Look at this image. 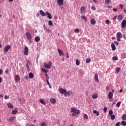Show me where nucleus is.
Masks as SVG:
<instances>
[{
    "instance_id": "obj_23",
    "label": "nucleus",
    "mask_w": 126,
    "mask_h": 126,
    "mask_svg": "<svg viewBox=\"0 0 126 126\" xmlns=\"http://www.w3.org/2000/svg\"><path fill=\"white\" fill-rule=\"evenodd\" d=\"M46 13L47 14V17L49 18V19H52V15L49 12H46Z\"/></svg>"
},
{
    "instance_id": "obj_4",
    "label": "nucleus",
    "mask_w": 126,
    "mask_h": 126,
    "mask_svg": "<svg viewBox=\"0 0 126 126\" xmlns=\"http://www.w3.org/2000/svg\"><path fill=\"white\" fill-rule=\"evenodd\" d=\"M11 48V46L8 45H6L4 48H3V52L4 53H7L8 52V50L9 49Z\"/></svg>"
},
{
    "instance_id": "obj_3",
    "label": "nucleus",
    "mask_w": 126,
    "mask_h": 126,
    "mask_svg": "<svg viewBox=\"0 0 126 126\" xmlns=\"http://www.w3.org/2000/svg\"><path fill=\"white\" fill-rule=\"evenodd\" d=\"M44 66L45 68H47L48 69H51L52 67V62H49L48 64L47 63H44Z\"/></svg>"
},
{
    "instance_id": "obj_53",
    "label": "nucleus",
    "mask_w": 126,
    "mask_h": 126,
    "mask_svg": "<svg viewBox=\"0 0 126 126\" xmlns=\"http://www.w3.org/2000/svg\"><path fill=\"white\" fill-rule=\"evenodd\" d=\"M43 27H44V30L46 31L48 29H47V27H46V26L45 25H43Z\"/></svg>"
},
{
    "instance_id": "obj_31",
    "label": "nucleus",
    "mask_w": 126,
    "mask_h": 126,
    "mask_svg": "<svg viewBox=\"0 0 126 126\" xmlns=\"http://www.w3.org/2000/svg\"><path fill=\"white\" fill-rule=\"evenodd\" d=\"M105 3L106 4H110L111 3V0H105Z\"/></svg>"
},
{
    "instance_id": "obj_2",
    "label": "nucleus",
    "mask_w": 126,
    "mask_h": 126,
    "mask_svg": "<svg viewBox=\"0 0 126 126\" xmlns=\"http://www.w3.org/2000/svg\"><path fill=\"white\" fill-rule=\"evenodd\" d=\"M26 35L27 39L29 41L30 44H31V43H32V36H31V34L29 32H26Z\"/></svg>"
},
{
    "instance_id": "obj_52",
    "label": "nucleus",
    "mask_w": 126,
    "mask_h": 126,
    "mask_svg": "<svg viewBox=\"0 0 126 126\" xmlns=\"http://www.w3.org/2000/svg\"><path fill=\"white\" fill-rule=\"evenodd\" d=\"M3 73V71L1 69H0V75H1Z\"/></svg>"
},
{
    "instance_id": "obj_29",
    "label": "nucleus",
    "mask_w": 126,
    "mask_h": 126,
    "mask_svg": "<svg viewBox=\"0 0 126 126\" xmlns=\"http://www.w3.org/2000/svg\"><path fill=\"white\" fill-rule=\"evenodd\" d=\"M81 18H82V19H84V20H85V22H87V17H86V16H82Z\"/></svg>"
},
{
    "instance_id": "obj_47",
    "label": "nucleus",
    "mask_w": 126,
    "mask_h": 126,
    "mask_svg": "<svg viewBox=\"0 0 126 126\" xmlns=\"http://www.w3.org/2000/svg\"><path fill=\"white\" fill-rule=\"evenodd\" d=\"M74 32H75V33H79V29H77L75 30Z\"/></svg>"
},
{
    "instance_id": "obj_48",
    "label": "nucleus",
    "mask_w": 126,
    "mask_h": 126,
    "mask_svg": "<svg viewBox=\"0 0 126 126\" xmlns=\"http://www.w3.org/2000/svg\"><path fill=\"white\" fill-rule=\"evenodd\" d=\"M107 107H104V108H103V111L104 112V113H106L107 112Z\"/></svg>"
},
{
    "instance_id": "obj_50",
    "label": "nucleus",
    "mask_w": 126,
    "mask_h": 126,
    "mask_svg": "<svg viewBox=\"0 0 126 126\" xmlns=\"http://www.w3.org/2000/svg\"><path fill=\"white\" fill-rule=\"evenodd\" d=\"M114 43L116 45V46H119V42L118 41H114Z\"/></svg>"
},
{
    "instance_id": "obj_43",
    "label": "nucleus",
    "mask_w": 126,
    "mask_h": 126,
    "mask_svg": "<svg viewBox=\"0 0 126 126\" xmlns=\"http://www.w3.org/2000/svg\"><path fill=\"white\" fill-rule=\"evenodd\" d=\"M90 62H91V59H90V58L87 59V60H86L87 63H90Z\"/></svg>"
},
{
    "instance_id": "obj_27",
    "label": "nucleus",
    "mask_w": 126,
    "mask_h": 126,
    "mask_svg": "<svg viewBox=\"0 0 126 126\" xmlns=\"http://www.w3.org/2000/svg\"><path fill=\"white\" fill-rule=\"evenodd\" d=\"M29 76L30 78H31V79H32V78H34V74H33V73H32L31 72H30L29 74Z\"/></svg>"
},
{
    "instance_id": "obj_17",
    "label": "nucleus",
    "mask_w": 126,
    "mask_h": 126,
    "mask_svg": "<svg viewBox=\"0 0 126 126\" xmlns=\"http://www.w3.org/2000/svg\"><path fill=\"white\" fill-rule=\"evenodd\" d=\"M7 106L8 108H9L10 109H13L14 108L13 105L11 104V103H8Z\"/></svg>"
},
{
    "instance_id": "obj_28",
    "label": "nucleus",
    "mask_w": 126,
    "mask_h": 126,
    "mask_svg": "<svg viewBox=\"0 0 126 126\" xmlns=\"http://www.w3.org/2000/svg\"><path fill=\"white\" fill-rule=\"evenodd\" d=\"M39 102L43 105H46V102H45L43 99H40Z\"/></svg>"
},
{
    "instance_id": "obj_63",
    "label": "nucleus",
    "mask_w": 126,
    "mask_h": 126,
    "mask_svg": "<svg viewBox=\"0 0 126 126\" xmlns=\"http://www.w3.org/2000/svg\"><path fill=\"white\" fill-rule=\"evenodd\" d=\"M108 8H112V5H108Z\"/></svg>"
},
{
    "instance_id": "obj_13",
    "label": "nucleus",
    "mask_w": 126,
    "mask_h": 126,
    "mask_svg": "<svg viewBox=\"0 0 126 126\" xmlns=\"http://www.w3.org/2000/svg\"><path fill=\"white\" fill-rule=\"evenodd\" d=\"M91 24L92 25H95L96 24V21H95V19L93 18L91 20Z\"/></svg>"
},
{
    "instance_id": "obj_20",
    "label": "nucleus",
    "mask_w": 126,
    "mask_h": 126,
    "mask_svg": "<svg viewBox=\"0 0 126 126\" xmlns=\"http://www.w3.org/2000/svg\"><path fill=\"white\" fill-rule=\"evenodd\" d=\"M124 19V15H119L118 17V20H123Z\"/></svg>"
},
{
    "instance_id": "obj_24",
    "label": "nucleus",
    "mask_w": 126,
    "mask_h": 126,
    "mask_svg": "<svg viewBox=\"0 0 126 126\" xmlns=\"http://www.w3.org/2000/svg\"><path fill=\"white\" fill-rule=\"evenodd\" d=\"M34 41L35 42H36L37 43H38V42L40 41V37L39 36H36L34 38Z\"/></svg>"
},
{
    "instance_id": "obj_32",
    "label": "nucleus",
    "mask_w": 126,
    "mask_h": 126,
    "mask_svg": "<svg viewBox=\"0 0 126 126\" xmlns=\"http://www.w3.org/2000/svg\"><path fill=\"white\" fill-rule=\"evenodd\" d=\"M76 65H79L80 64V61L78 59L76 60Z\"/></svg>"
},
{
    "instance_id": "obj_30",
    "label": "nucleus",
    "mask_w": 126,
    "mask_h": 126,
    "mask_svg": "<svg viewBox=\"0 0 126 126\" xmlns=\"http://www.w3.org/2000/svg\"><path fill=\"white\" fill-rule=\"evenodd\" d=\"M120 70H121V68H120V67H117L116 69V74H118L119 73V72H120Z\"/></svg>"
},
{
    "instance_id": "obj_7",
    "label": "nucleus",
    "mask_w": 126,
    "mask_h": 126,
    "mask_svg": "<svg viewBox=\"0 0 126 126\" xmlns=\"http://www.w3.org/2000/svg\"><path fill=\"white\" fill-rule=\"evenodd\" d=\"M14 78L16 83H18V81H20V77H19V75H18L15 76Z\"/></svg>"
},
{
    "instance_id": "obj_41",
    "label": "nucleus",
    "mask_w": 126,
    "mask_h": 126,
    "mask_svg": "<svg viewBox=\"0 0 126 126\" xmlns=\"http://www.w3.org/2000/svg\"><path fill=\"white\" fill-rule=\"evenodd\" d=\"M113 61H118V57L117 56H114L112 57Z\"/></svg>"
},
{
    "instance_id": "obj_5",
    "label": "nucleus",
    "mask_w": 126,
    "mask_h": 126,
    "mask_svg": "<svg viewBox=\"0 0 126 126\" xmlns=\"http://www.w3.org/2000/svg\"><path fill=\"white\" fill-rule=\"evenodd\" d=\"M122 32H118L117 33L116 37L117 38V40L118 41V42H121V38H122Z\"/></svg>"
},
{
    "instance_id": "obj_49",
    "label": "nucleus",
    "mask_w": 126,
    "mask_h": 126,
    "mask_svg": "<svg viewBox=\"0 0 126 126\" xmlns=\"http://www.w3.org/2000/svg\"><path fill=\"white\" fill-rule=\"evenodd\" d=\"M92 9L93 10H96V7H95V6H92Z\"/></svg>"
},
{
    "instance_id": "obj_16",
    "label": "nucleus",
    "mask_w": 126,
    "mask_h": 126,
    "mask_svg": "<svg viewBox=\"0 0 126 126\" xmlns=\"http://www.w3.org/2000/svg\"><path fill=\"white\" fill-rule=\"evenodd\" d=\"M39 13H40V15H41V16H46V14L45 13V12H44V11L42 10H40L39 11Z\"/></svg>"
},
{
    "instance_id": "obj_35",
    "label": "nucleus",
    "mask_w": 126,
    "mask_h": 126,
    "mask_svg": "<svg viewBox=\"0 0 126 126\" xmlns=\"http://www.w3.org/2000/svg\"><path fill=\"white\" fill-rule=\"evenodd\" d=\"M83 117H84V119H86V120H88V115H87V114H84Z\"/></svg>"
},
{
    "instance_id": "obj_38",
    "label": "nucleus",
    "mask_w": 126,
    "mask_h": 126,
    "mask_svg": "<svg viewBox=\"0 0 126 126\" xmlns=\"http://www.w3.org/2000/svg\"><path fill=\"white\" fill-rule=\"evenodd\" d=\"M122 120L123 121H126V114H124L123 116H122Z\"/></svg>"
},
{
    "instance_id": "obj_19",
    "label": "nucleus",
    "mask_w": 126,
    "mask_h": 126,
    "mask_svg": "<svg viewBox=\"0 0 126 126\" xmlns=\"http://www.w3.org/2000/svg\"><path fill=\"white\" fill-rule=\"evenodd\" d=\"M92 97L93 99H97V98H98V94H94L92 95Z\"/></svg>"
},
{
    "instance_id": "obj_54",
    "label": "nucleus",
    "mask_w": 126,
    "mask_h": 126,
    "mask_svg": "<svg viewBox=\"0 0 126 126\" xmlns=\"http://www.w3.org/2000/svg\"><path fill=\"white\" fill-rule=\"evenodd\" d=\"M115 126H120V122H118L116 124Z\"/></svg>"
},
{
    "instance_id": "obj_26",
    "label": "nucleus",
    "mask_w": 126,
    "mask_h": 126,
    "mask_svg": "<svg viewBox=\"0 0 126 126\" xmlns=\"http://www.w3.org/2000/svg\"><path fill=\"white\" fill-rule=\"evenodd\" d=\"M17 109L16 108H15V110L12 111V114L13 115H15V114H17Z\"/></svg>"
},
{
    "instance_id": "obj_6",
    "label": "nucleus",
    "mask_w": 126,
    "mask_h": 126,
    "mask_svg": "<svg viewBox=\"0 0 126 126\" xmlns=\"http://www.w3.org/2000/svg\"><path fill=\"white\" fill-rule=\"evenodd\" d=\"M28 52H29V49L27 46H25L23 51V53L25 56H28Z\"/></svg>"
},
{
    "instance_id": "obj_42",
    "label": "nucleus",
    "mask_w": 126,
    "mask_h": 126,
    "mask_svg": "<svg viewBox=\"0 0 126 126\" xmlns=\"http://www.w3.org/2000/svg\"><path fill=\"white\" fill-rule=\"evenodd\" d=\"M113 110H110L109 111V116H112V115H113Z\"/></svg>"
},
{
    "instance_id": "obj_8",
    "label": "nucleus",
    "mask_w": 126,
    "mask_h": 126,
    "mask_svg": "<svg viewBox=\"0 0 126 126\" xmlns=\"http://www.w3.org/2000/svg\"><path fill=\"white\" fill-rule=\"evenodd\" d=\"M126 20H124L121 23V27L122 28H123V29L126 28Z\"/></svg>"
},
{
    "instance_id": "obj_62",
    "label": "nucleus",
    "mask_w": 126,
    "mask_h": 126,
    "mask_svg": "<svg viewBox=\"0 0 126 126\" xmlns=\"http://www.w3.org/2000/svg\"><path fill=\"white\" fill-rule=\"evenodd\" d=\"M4 99H7V95H4Z\"/></svg>"
},
{
    "instance_id": "obj_37",
    "label": "nucleus",
    "mask_w": 126,
    "mask_h": 126,
    "mask_svg": "<svg viewBox=\"0 0 126 126\" xmlns=\"http://www.w3.org/2000/svg\"><path fill=\"white\" fill-rule=\"evenodd\" d=\"M26 67L27 68V70L28 71V72H29V71H30V68H29V65H28V63L26 64Z\"/></svg>"
},
{
    "instance_id": "obj_15",
    "label": "nucleus",
    "mask_w": 126,
    "mask_h": 126,
    "mask_svg": "<svg viewBox=\"0 0 126 126\" xmlns=\"http://www.w3.org/2000/svg\"><path fill=\"white\" fill-rule=\"evenodd\" d=\"M108 97L110 100L112 99L113 98V93L110 92L108 93Z\"/></svg>"
},
{
    "instance_id": "obj_11",
    "label": "nucleus",
    "mask_w": 126,
    "mask_h": 126,
    "mask_svg": "<svg viewBox=\"0 0 126 126\" xmlns=\"http://www.w3.org/2000/svg\"><path fill=\"white\" fill-rule=\"evenodd\" d=\"M57 3H58V5L62 6V5H63V0H58Z\"/></svg>"
},
{
    "instance_id": "obj_51",
    "label": "nucleus",
    "mask_w": 126,
    "mask_h": 126,
    "mask_svg": "<svg viewBox=\"0 0 126 126\" xmlns=\"http://www.w3.org/2000/svg\"><path fill=\"white\" fill-rule=\"evenodd\" d=\"M5 73L6 74H8V69H6L5 71Z\"/></svg>"
},
{
    "instance_id": "obj_39",
    "label": "nucleus",
    "mask_w": 126,
    "mask_h": 126,
    "mask_svg": "<svg viewBox=\"0 0 126 126\" xmlns=\"http://www.w3.org/2000/svg\"><path fill=\"white\" fill-rule=\"evenodd\" d=\"M122 102L121 101H119L118 102H117V104H116V107H119L121 106V103Z\"/></svg>"
},
{
    "instance_id": "obj_58",
    "label": "nucleus",
    "mask_w": 126,
    "mask_h": 126,
    "mask_svg": "<svg viewBox=\"0 0 126 126\" xmlns=\"http://www.w3.org/2000/svg\"><path fill=\"white\" fill-rule=\"evenodd\" d=\"M123 38H124V39H125V40H126V34H124V35H123Z\"/></svg>"
},
{
    "instance_id": "obj_64",
    "label": "nucleus",
    "mask_w": 126,
    "mask_h": 126,
    "mask_svg": "<svg viewBox=\"0 0 126 126\" xmlns=\"http://www.w3.org/2000/svg\"><path fill=\"white\" fill-rule=\"evenodd\" d=\"M113 11H117V9L114 8H113Z\"/></svg>"
},
{
    "instance_id": "obj_56",
    "label": "nucleus",
    "mask_w": 126,
    "mask_h": 126,
    "mask_svg": "<svg viewBox=\"0 0 126 126\" xmlns=\"http://www.w3.org/2000/svg\"><path fill=\"white\" fill-rule=\"evenodd\" d=\"M120 6L122 9H123V7H124V5L122 4H120Z\"/></svg>"
},
{
    "instance_id": "obj_34",
    "label": "nucleus",
    "mask_w": 126,
    "mask_h": 126,
    "mask_svg": "<svg viewBox=\"0 0 126 126\" xmlns=\"http://www.w3.org/2000/svg\"><path fill=\"white\" fill-rule=\"evenodd\" d=\"M85 9V7H84V6H82L81 7V13H83V12H84L85 11H83V10H84Z\"/></svg>"
},
{
    "instance_id": "obj_22",
    "label": "nucleus",
    "mask_w": 126,
    "mask_h": 126,
    "mask_svg": "<svg viewBox=\"0 0 126 126\" xmlns=\"http://www.w3.org/2000/svg\"><path fill=\"white\" fill-rule=\"evenodd\" d=\"M14 119H15V117H10L8 119V121L10 122V123H11V122H13V120H14Z\"/></svg>"
},
{
    "instance_id": "obj_25",
    "label": "nucleus",
    "mask_w": 126,
    "mask_h": 126,
    "mask_svg": "<svg viewBox=\"0 0 126 126\" xmlns=\"http://www.w3.org/2000/svg\"><path fill=\"white\" fill-rule=\"evenodd\" d=\"M93 113H94V114H96V116H97V117H98V116H99V115H100V113H99V112H98L97 110H94V111H93Z\"/></svg>"
},
{
    "instance_id": "obj_36",
    "label": "nucleus",
    "mask_w": 126,
    "mask_h": 126,
    "mask_svg": "<svg viewBox=\"0 0 126 126\" xmlns=\"http://www.w3.org/2000/svg\"><path fill=\"white\" fill-rule=\"evenodd\" d=\"M41 70L42 71H44V72H45V73H47V72H49V71L47 70L46 69L44 68H42L41 69Z\"/></svg>"
},
{
    "instance_id": "obj_10",
    "label": "nucleus",
    "mask_w": 126,
    "mask_h": 126,
    "mask_svg": "<svg viewBox=\"0 0 126 126\" xmlns=\"http://www.w3.org/2000/svg\"><path fill=\"white\" fill-rule=\"evenodd\" d=\"M66 92V90H64L63 89H60L59 90V93H60V94H65Z\"/></svg>"
},
{
    "instance_id": "obj_60",
    "label": "nucleus",
    "mask_w": 126,
    "mask_h": 126,
    "mask_svg": "<svg viewBox=\"0 0 126 126\" xmlns=\"http://www.w3.org/2000/svg\"><path fill=\"white\" fill-rule=\"evenodd\" d=\"M0 97L1 98H3V94H0Z\"/></svg>"
},
{
    "instance_id": "obj_1",
    "label": "nucleus",
    "mask_w": 126,
    "mask_h": 126,
    "mask_svg": "<svg viewBox=\"0 0 126 126\" xmlns=\"http://www.w3.org/2000/svg\"><path fill=\"white\" fill-rule=\"evenodd\" d=\"M71 113H73L72 114V116L73 117H75V116H76V114H80V112L79 111V110H76V108L72 107L71 108Z\"/></svg>"
},
{
    "instance_id": "obj_59",
    "label": "nucleus",
    "mask_w": 126,
    "mask_h": 126,
    "mask_svg": "<svg viewBox=\"0 0 126 126\" xmlns=\"http://www.w3.org/2000/svg\"><path fill=\"white\" fill-rule=\"evenodd\" d=\"M24 78H25V79L28 80V78H29V77H28V76H25Z\"/></svg>"
},
{
    "instance_id": "obj_45",
    "label": "nucleus",
    "mask_w": 126,
    "mask_h": 126,
    "mask_svg": "<svg viewBox=\"0 0 126 126\" xmlns=\"http://www.w3.org/2000/svg\"><path fill=\"white\" fill-rule=\"evenodd\" d=\"M41 126H47V124L45 122H43L40 124Z\"/></svg>"
},
{
    "instance_id": "obj_61",
    "label": "nucleus",
    "mask_w": 126,
    "mask_h": 126,
    "mask_svg": "<svg viewBox=\"0 0 126 126\" xmlns=\"http://www.w3.org/2000/svg\"><path fill=\"white\" fill-rule=\"evenodd\" d=\"M48 79H50V77L49 76L46 77V81L49 80Z\"/></svg>"
},
{
    "instance_id": "obj_55",
    "label": "nucleus",
    "mask_w": 126,
    "mask_h": 126,
    "mask_svg": "<svg viewBox=\"0 0 126 126\" xmlns=\"http://www.w3.org/2000/svg\"><path fill=\"white\" fill-rule=\"evenodd\" d=\"M46 82H47L48 85V86H50V85L51 84L50 83V82H49V80H47L46 81Z\"/></svg>"
},
{
    "instance_id": "obj_12",
    "label": "nucleus",
    "mask_w": 126,
    "mask_h": 126,
    "mask_svg": "<svg viewBox=\"0 0 126 126\" xmlns=\"http://www.w3.org/2000/svg\"><path fill=\"white\" fill-rule=\"evenodd\" d=\"M71 93H72V92H71V91H69L67 92H66L64 94V96L67 97L68 96V97H69V95H70V94H71Z\"/></svg>"
},
{
    "instance_id": "obj_33",
    "label": "nucleus",
    "mask_w": 126,
    "mask_h": 126,
    "mask_svg": "<svg viewBox=\"0 0 126 126\" xmlns=\"http://www.w3.org/2000/svg\"><path fill=\"white\" fill-rule=\"evenodd\" d=\"M110 117L112 121H114V120H115V118H116V115H115V114H113L112 115H110Z\"/></svg>"
},
{
    "instance_id": "obj_18",
    "label": "nucleus",
    "mask_w": 126,
    "mask_h": 126,
    "mask_svg": "<svg viewBox=\"0 0 126 126\" xmlns=\"http://www.w3.org/2000/svg\"><path fill=\"white\" fill-rule=\"evenodd\" d=\"M58 52L59 53L60 57H62V55H63V50H61L60 49H58Z\"/></svg>"
},
{
    "instance_id": "obj_57",
    "label": "nucleus",
    "mask_w": 126,
    "mask_h": 126,
    "mask_svg": "<svg viewBox=\"0 0 126 126\" xmlns=\"http://www.w3.org/2000/svg\"><path fill=\"white\" fill-rule=\"evenodd\" d=\"M46 31L47 33H50L51 32V31H50V30H48V29Z\"/></svg>"
},
{
    "instance_id": "obj_9",
    "label": "nucleus",
    "mask_w": 126,
    "mask_h": 126,
    "mask_svg": "<svg viewBox=\"0 0 126 126\" xmlns=\"http://www.w3.org/2000/svg\"><path fill=\"white\" fill-rule=\"evenodd\" d=\"M50 102L52 103V104H56V103L57 102V100L56 99V98H51L50 99Z\"/></svg>"
},
{
    "instance_id": "obj_21",
    "label": "nucleus",
    "mask_w": 126,
    "mask_h": 126,
    "mask_svg": "<svg viewBox=\"0 0 126 126\" xmlns=\"http://www.w3.org/2000/svg\"><path fill=\"white\" fill-rule=\"evenodd\" d=\"M111 48L112 51H115L116 49H117V47H116V46H115V44L114 43L111 44Z\"/></svg>"
},
{
    "instance_id": "obj_46",
    "label": "nucleus",
    "mask_w": 126,
    "mask_h": 126,
    "mask_svg": "<svg viewBox=\"0 0 126 126\" xmlns=\"http://www.w3.org/2000/svg\"><path fill=\"white\" fill-rule=\"evenodd\" d=\"M105 23L107 24V25H110V21H109V20H106Z\"/></svg>"
},
{
    "instance_id": "obj_40",
    "label": "nucleus",
    "mask_w": 126,
    "mask_h": 126,
    "mask_svg": "<svg viewBox=\"0 0 126 126\" xmlns=\"http://www.w3.org/2000/svg\"><path fill=\"white\" fill-rule=\"evenodd\" d=\"M121 125H122V126H126V121H122L121 122Z\"/></svg>"
},
{
    "instance_id": "obj_44",
    "label": "nucleus",
    "mask_w": 126,
    "mask_h": 126,
    "mask_svg": "<svg viewBox=\"0 0 126 126\" xmlns=\"http://www.w3.org/2000/svg\"><path fill=\"white\" fill-rule=\"evenodd\" d=\"M48 23L50 26H53V22H52V21L51 20L49 21Z\"/></svg>"
},
{
    "instance_id": "obj_14",
    "label": "nucleus",
    "mask_w": 126,
    "mask_h": 126,
    "mask_svg": "<svg viewBox=\"0 0 126 126\" xmlns=\"http://www.w3.org/2000/svg\"><path fill=\"white\" fill-rule=\"evenodd\" d=\"M94 80L95 82H99V79L98 78V75L95 74L94 75Z\"/></svg>"
}]
</instances>
